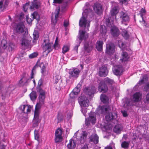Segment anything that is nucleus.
Here are the masks:
<instances>
[{"label":"nucleus","mask_w":149,"mask_h":149,"mask_svg":"<svg viewBox=\"0 0 149 149\" xmlns=\"http://www.w3.org/2000/svg\"><path fill=\"white\" fill-rule=\"evenodd\" d=\"M62 53L65 54V53L68 52L70 49L69 46L67 45H65L63 46L62 48Z\"/></svg>","instance_id":"46"},{"label":"nucleus","mask_w":149,"mask_h":149,"mask_svg":"<svg viewBox=\"0 0 149 149\" xmlns=\"http://www.w3.org/2000/svg\"><path fill=\"white\" fill-rule=\"evenodd\" d=\"M42 80L41 79H40L38 81V86L37 87V91H38L39 88H40V89H42L41 87V86L42 85Z\"/></svg>","instance_id":"54"},{"label":"nucleus","mask_w":149,"mask_h":149,"mask_svg":"<svg viewBox=\"0 0 149 149\" xmlns=\"http://www.w3.org/2000/svg\"><path fill=\"white\" fill-rule=\"evenodd\" d=\"M122 130L121 126L119 125H116L113 129L114 132L117 134L120 133Z\"/></svg>","instance_id":"39"},{"label":"nucleus","mask_w":149,"mask_h":149,"mask_svg":"<svg viewBox=\"0 0 149 149\" xmlns=\"http://www.w3.org/2000/svg\"><path fill=\"white\" fill-rule=\"evenodd\" d=\"M111 35L114 38H116L120 34L119 29L116 26H112L111 29Z\"/></svg>","instance_id":"19"},{"label":"nucleus","mask_w":149,"mask_h":149,"mask_svg":"<svg viewBox=\"0 0 149 149\" xmlns=\"http://www.w3.org/2000/svg\"><path fill=\"white\" fill-rule=\"evenodd\" d=\"M80 70L77 68H72L70 69L68 72L69 77L74 79H77L79 76Z\"/></svg>","instance_id":"3"},{"label":"nucleus","mask_w":149,"mask_h":149,"mask_svg":"<svg viewBox=\"0 0 149 149\" xmlns=\"http://www.w3.org/2000/svg\"><path fill=\"white\" fill-rule=\"evenodd\" d=\"M88 142L92 144H97L99 142L98 136L96 134H92L89 137Z\"/></svg>","instance_id":"12"},{"label":"nucleus","mask_w":149,"mask_h":149,"mask_svg":"<svg viewBox=\"0 0 149 149\" xmlns=\"http://www.w3.org/2000/svg\"><path fill=\"white\" fill-rule=\"evenodd\" d=\"M34 134L35 139L38 141H39V136L38 134V132L36 130H35L34 131Z\"/></svg>","instance_id":"53"},{"label":"nucleus","mask_w":149,"mask_h":149,"mask_svg":"<svg viewBox=\"0 0 149 149\" xmlns=\"http://www.w3.org/2000/svg\"><path fill=\"white\" fill-rule=\"evenodd\" d=\"M122 58L121 59L122 62H125L127 61L128 59L127 53L126 52H123L122 54Z\"/></svg>","instance_id":"42"},{"label":"nucleus","mask_w":149,"mask_h":149,"mask_svg":"<svg viewBox=\"0 0 149 149\" xmlns=\"http://www.w3.org/2000/svg\"><path fill=\"white\" fill-rule=\"evenodd\" d=\"M118 12L116 7H114L112 8L110 12V15L111 17H114L115 18H116V15Z\"/></svg>","instance_id":"37"},{"label":"nucleus","mask_w":149,"mask_h":149,"mask_svg":"<svg viewBox=\"0 0 149 149\" xmlns=\"http://www.w3.org/2000/svg\"><path fill=\"white\" fill-rule=\"evenodd\" d=\"M76 89H77V88L74 89L73 91L70 94L69 96L71 98H74L79 93V89L77 90V91H75Z\"/></svg>","instance_id":"34"},{"label":"nucleus","mask_w":149,"mask_h":149,"mask_svg":"<svg viewBox=\"0 0 149 149\" xmlns=\"http://www.w3.org/2000/svg\"><path fill=\"white\" fill-rule=\"evenodd\" d=\"M117 117V113L115 111L108 113L105 116V118L108 122H109L116 119Z\"/></svg>","instance_id":"13"},{"label":"nucleus","mask_w":149,"mask_h":149,"mask_svg":"<svg viewBox=\"0 0 149 149\" xmlns=\"http://www.w3.org/2000/svg\"><path fill=\"white\" fill-rule=\"evenodd\" d=\"M64 117V116L63 113L60 111H58L57 116L58 122L59 123L63 121V120Z\"/></svg>","instance_id":"36"},{"label":"nucleus","mask_w":149,"mask_h":149,"mask_svg":"<svg viewBox=\"0 0 149 149\" xmlns=\"http://www.w3.org/2000/svg\"><path fill=\"white\" fill-rule=\"evenodd\" d=\"M86 31H79L77 38L79 39L78 42L81 43L83 40H85L88 37V35L85 34Z\"/></svg>","instance_id":"16"},{"label":"nucleus","mask_w":149,"mask_h":149,"mask_svg":"<svg viewBox=\"0 0 149 149\" xmlns=\"http://www.w3.org/2000/svg\"><path fill=\"white\" fill-rule=\"evenodd\" d=\"M118 1L121 4H124L127 5L128 3V0H118Z\"/></svg>","instance_id":"57"},{"label":"nucleus","mask_w":149,"mask_h":149,"mask_svg":"<svg viewBox=\"0 0 149 149\" xmlns=\"http://www.w3.org/2000/svg\"><path fill=\"white\" fill-rule=\"evenodd\" d=\"M29 96L31 100L32 101H34L37 98V93L36 92L32 91L29 94Z\"/></svg>","instance_id":"40"},{"label":"nucleus","mask_w":149,"mask_h":149,"mask_svg":"<svg viewBox=\"0 0 149 149\" xmlns=\"http://www.w3.org/2000/svg\"><path fill=\"white\" fill-rule=\"evenodd\" d=\"M39 113L34 112L33 124L34 126H37L38 124L40 122V120L39 118Z\"/></svg>","instance_id":"23"},{"label":"nucleus","mask_w":149,"mask_h":149,"mask_svg":"<svg viewBox=\"0 0 149 149\" xmlns=\"http://www.w3.org/2000/svg\"><path fill=\"white\" fill-rule=\"evenodd\" d=\"M38 55V54L36 52H33V53L29 55V57L30 58H33L36 57Z\"/></svg>","instance_id":"58"},{"label":"nucleus","mask_w":149,"mask_h":149,"mask_svg":"<svg viewBox=\"0 0 149 149\" xmlns=\"http://www.w3.org/2000/svg\"><path fill=\"white\" fill-rule=\"evenodd\" d=\"M39 66L41 68V73L42 74H44V73L46 72V67L45 66L43 62L41 63Z\"/></svg>","instance_id":"43"},{"label":"nucleus","mask_w":149,"mask_h":149,"mask_svg":"<svg viewBox=\"0 0 149 149\" xmlns=\"http://www.w3.org/2000/svg\"><path fill=\"white\" fill-rule=\"evenodd\" d=\"M146 13V10L143 8H142L139 12V14L142 18H143V15H144Z\"/></svg>","instance_id":"55"},{"label":"nucleus","mask_w":149,"mask_h":149,"mask_svg":"<svg viewBox=\"0 0 149 149\" xmlns=\"http://www.w3.org/2000/svg\"><path fill=\"white\" fill-rule=\"evenodd\" d=\"M107 32V30L105 26H100V32L102 35H105Z\"/></svg>","instance_id":"51"},{"label":"nucleus","mask_w":149,"mask_h":149,"mask_svg":"<svg viewBox=\"0 0 149 149\" xmlns=\"http://www.w3.org/2000/svg\"><path fill=\"white\" fill-rule=\"evenodd\" d=\"M142 94L140 92H136L133 95L132 100L135 102H139L141 100Z\"/></svg>","instance_id":"20"},{"label":"nucleus","mask_w":149,"mask_h":149,"mask_svg":"<svg viewBox=\"0 0 149 149\" xmlns=\"http://www.w3.org/2000/svg\"><path fill=\"white\" fill-rule=\"evenodd\" d=\"M43 104H41L40 102L38 103L36 105L34 112H36V113H39V109L41 108L42 105Z\"/></svg>","instance_id":"44"},{"label":"nucleus","mask_w":149,"mask_h":149,"mask_svg":"<svg viewBox=\"0 0 149 149\" xmlns=\"http://www.w3.org/2000/svg\"><path fill=\"white\" fill-rule=\"evenodd\" d=\"M40 6V3L39 1H37V0H33L31 2L30 8L31 9H33L34 8L38 9Z\"/></svg>","instance_id":"24"},{"label":"nucleus","mask_w":149,"mask_h":149,"mask_svg":"<svg viewBox=\"0 0 149 149\" xmlns=\"http://www.w3.org/2000/svg\"><path fill=\"white\" fill-rule=\"evenodd\" d=\"M60 10V7L58 6H57L55 10L54 13L55 15V18H53L52 17L51 19V22L52 23L54 26L56 24L57 21V18L58 17L59 15V13Z\"/></svg>","instance_id":"18"},{"label":"nucleus","mask_w":149,"mask_h":149,"mask_svg":"<svg viewBox=\"0 0 149 149\" xmlns=\"http://www.w3.org/2000/svg\"><path fill=\"white\" fill-rule=\"evenodd\" d=\"M63 2V0H54V3H61V6Z\"/></svg>","instance_id":"64"},{"label":"nucleus","mask_w":149,"mask_h":149,"mask_svg":"<svg viewBox=\"0 0 149 149\" xmlns=\"http://www.w3.org/2000/svg\"><path fill=\"white\" fill-rule=\"evenodd\" d=\"M33 70H31V74L30 78L28 77V75L27 74H26V73L24 72L23 74V75L24 77H25L26 78V81H25L24 84L30 82L31 80L34 78V73H33Z\"/></svg>","instance_id":"25"},{"label":"nucleus","mask_w":149,"mask_h":149,"mask_svg":"<svg viewBox=\"0 0 149 149\" xmlns=\"http://www.w3.org/2000/svg\"><path fill=\"white\" fill-rule=\"evenodd\" d=\"M121 34L124 38L126 40H127L129 38L130 35L128 31L125 29L122 30Z\"/></svg>","instance_id":"35"},{"label":"nucleus","mask_w":149,"mask_h":149,"mask_svg":"<svg viewBox=\"0 0 149 149\" xmlns=\"http://www.w3.org/2000/svg\"><path fill=\"white\" fill-rule=\"evenodd\" d=\"M129 143L124 141L121 144V147L124 148H127L129 147Z\"/></svg>","instance_id":"49"},{"label":"nucleus","mask_w":149,"mask_h":149,"mask_svg":"<svg viewBox=\"0 0 149 149\" xmlns=\"http://www.w3.org/2000/svg\"><path fill=\"white\" fill-rule=\"evenodd\" d=\"M76 146V144L75 141L70 139L69 141V143L67 145V147L69 149H73Z\"/></svg>","instance_id":"30"},{"label":"nucleus","mask_w":149,"mask_h":149,"mask_svg":"<svg viewBox=\"0 0 149 149\" xmlns=\"http://www.w3.org/2000/svg\"><path fill=\"white\" fill-rule=\"evenodd\" d=\"M54 84H56L59 81L61 80V77L59 75H56L54 77Z\"/></svg>","instance_id":"50"},{"label":"nucleus","mask_w":149,"mask_h":149,"mask_svg":"<svg viewBox=\"0 0 149 149\" xmlns=\"http://www.w3.org/2000/svg\"><path fill=\"white\" fill-rule=\"evenodd\" d=\"M33 20V18L32 19H31V18L28 17L27 16H26V20L27 23L29 24H31L32 23V22Z\"/></svg>","instance_id":"60"},{"label":"nucleus","mask_w":149,"mask_h":149,"mask_svg":"<svg viewBox=\"0 0 149 149\" xmlns=\"http://www.w3.org/2000/svg\"><path fill=\"white\" fill-rule=\"evenodd\" d=\"M100 100L103 103L107 104L108 102L109 98L106 95L102 94L100 95Z\"/></svg>","instance_id":"33"},{"label":"nucleus","mask_w":149,"mask_h":149,"mask_svg":"<svg viewBox=\"0 0 149 149\" xmlns=\"http://www.w3.org/2000/svg\"><path fill=\"white\" fill-rule=\"evenodd\" d=\"M103 81L106 84L109 86V88L111 89V91H113L115 88V82L114 80L112 79L107 77L105 78Z\"/></svg>","instance_id":"8"},{"label":"nucleus","mask_w":149,"mask_h":149,"mask_svg":"<svg viewBox=\"0 0 149 149\" xmlns=\"http://www.w3.org/2000/svg\"><path fill=\"white\" fill-rule=\"evenodd\" d=\"M27 106V105H21L19 107V109L21 110L22 112L25 113V111H24V110L26 107Z\"/></svg>","instance_id":"59"},{"label":"nucleus","mask_w":149,"mask_h":149,"mask_svg":"<svg viewBox=\"0 0 149 149\" xmlns=\"http://www.w3.org/2000/svg\"><path fill=\"white\" fill-rule=\"evenodd\" d=\"M84 49L85 51L87 52H90L92 49L93 46V45H89L87 42H85L84 45Z\"/></svg>","instance_id":"31"},{"label":"nucleus","mask_w":149,"mask_h":149,"mask_svg":"<svg viewBox=\"0 0 149 149\" xmlns=\"http://www.w3.org/2000/svg\"><path fill=\"white\" fill-rule=\"evenodd\" d=\"M87 23L86 19L83 16L80 19L79 22V25L81 27L84 26L86 28Z\"/></svg>","instance_id":"26"},{"label":"nucleus","mask_w":149,"mask_h":149,"mask_svg":"<svg viewBox=\"0 0 149 149\" xmlns=\"http://www.w3.org/2000/svg\"><path fill=\"white\" fill-rule=\"evenodd\" d=\"M103 42L102 40H98L96 42V48L98 51H101L102 49Z\"/></svg>","instance_id":"32"},{"label":"nucleus","mask_w":149,"mask_h":149,"mask_svg":"<svg viewBox=\"0 0 149 149\" xmlns=\"http://www.w3.org/2000/svg\"><path fill=\"white\" fill-rule=\"evenodd\" d=\"M87 99H88L84 95H82L78 98V100L79 104H82V102H84Z\"/></svg>","instance_id":"45"},{"label":"nucleus","mask_w":149,"mask_h":149,"mask_svg":"<svg viewBox=\"0 0 149 149\" xmlns=\"http://www.w3.org/2000/svg\"><path fill=\"white\" fill-rule=\"evenodd\" d=\"M32 18L33 19H36L38 22L40 20L39 16L37 13L36 12H34L33 14H32Z\"/></svg>","instance_id":"47"},{"label":"nucleus","mask_w":149,"mask_h":149,"mask_svg":"<svg viewBox=\"0 0 149 149\" xmlns=\"http://www.w3.org/2000/svg\"><path fill=\"white\" fill-rule=\"evenodd\" d=\"M42 45L43 49L45 51H47L48 53L51 52L53 49V44L49 42L48 39L44 40Z\"/></svg>","instance_id":"6"},{"label":"nucleus","mask_w":149,"mask_h":149,"mask_svg":"<svg viewBox=\"0 0 149 149\" xmlns=\"http://www.w3.org/2000/svg\"><path fill=\"white\" fill-rule=\"evenodd\" d=\"M148 80V77L147 75H144L143 76L142 79L139 81V83L137 84L134 87V89L136 90L138 88L139 86L143 84L144 82L147 81Z\"/></svg>","instance_id":"22"},{"label":"nucleus","mask_w":149,"mask_h":149,"mask_svg":"<svg viewBox=\"0 0 149 149\" xmlns=\"http://www.w3.org/2000/svg\"><path fill=\"white\" fill-rule=\"evenodd\" d=\"M134 102H135L133 100H132L130 99H127L125 100L124 106L128 108L130 107L134 106Z\"/></svg>","instance_id":"27"},{"label":"nucleus","mask_w":149,"mask_h":149,"mask_svg":"<svg viewBox=\"0 0 149 149\" xmlns=\"http://www.w3.org/2000/svg\"><path fill=\"white\" fill-rule=\"evenodd\" d=\"M81 107H87L89 104V101L88 99L85 100L84 102H82V104H79Z\"/></svg>","instance_id":"48"},{"label":"nucleus","mask_w":149,"mask_h":149,"mask_svg":"<svg viewBox=\"0 0 149 149\" xmlns=\"http://www.w3.org/2000/svg\"><path fill=\"white\" fill-rule=\"evenodd\" d=\"M143 138H145V140L147 141L149 143V135L146 134L144 135L143 136Z\"/></svg>","instance_id":"62"},{"label":"nucleus","mask_w":149,"mask_h":149,"mask_svg":"<svg viewBox=\"0 0 149 149\" xmlns=\"http://www.w3.org/2000/svg\"><path fill=\"white\" fill-rule=\"evenodd\" d=\"M120 18L122 24L127 25V23L130 20L129 16L127 13L122 11L120 13Z\"/></svg>","instance_id":"5"},{"label":"nucleus","mask_w":149,"mask_h":149,"mask_svg":"<svg viewBox=\"0 0 149 149\" xmlns=\"http://www.w3.org/2000/svg\"><path fill=\"white\" fill-rule=\"evenodd\" d=\"M25 26L22 22H19L16 24L15 26V30L16 32L19 34L24 33V35L26 34L27 32L24 30Z\"/></svg>","instance_id":"4"},{"label":"nucleus","mask_w":149,"mask_h":149,"mask_svg":"<svg viewBox=\"0 0 149 149\" xmlns=\"http://www.w3.org/2000/svg\"><path fill=\"white\" fill-rule=\"evenodd\" d=\"M62 131L60 128H58L55 131V142L58 143L61 142L62 140L63 137L62 136Z\"/></svg>","instance_id":"10"},{"label":"nucleus","mask_w":149,"mask_h":149,"mask_svg":"<svg viewBox=\"0 0 149 149\" xmlns=\"http://www.w3.org/2000/svg\"><path fill=\"white\" fill-rule=\"evenodd\" d=\"M115 46L113 44L107 45L105 52L109 55H112L115 51Z\"/></svg>","instance_id":"15"},{"label":"nucleus","mask_w":149,"mask_h":149,"mask_svg":"<svg viewBox=\"0 0 149 149\" xmlns=\"http://www.w3.org/2000/svg\"><path fill=\"white\" fill-rule=\"evenodd\" d=\"M96 116L95 113L91 111L89 114V117L87 118H86L85 124L87 126L90 125V123L92 125L96 123Z\"/></svg>","instance_id":"2"},{"label":"nucleus","mask_w":149,"mask_h":149,"mask_svg":"<svg viewBox=\"0 0 149 149\" xmlns=\"http://www.w3.org/2000/svg\"><path fill=\"white\" fill-rule=\"evenodd\" d=\"M37 91L39 93L38 97L39 102L41 104H44L45 94V91L42 89L39 88L38 91Z\"/></svg>","instance_id":"14"},{"label":"nucleus","mask_w":149,"mask_h":149,"mask_svg":"<svg viewBox=\"0 0 149 149\" xmlns=\"http://www.w3.org/2000/svg\"><path fill=\"white\" fill-rule=\"evenodd\" d=\"M31 42L30 40H29L26 38H23L22 39L21 44L22 46L27 48L29 47Z\"/></svg>","instance_id":"28"},{"label":"nucleus","mask_w":149,"mask_h":149,"mask_svg":"<svg viewBox=\"0 0 149 149\" xmlns=\"http://www.w3.org/2000/svg\"><path fill=\"white\" fill-rule=\"evenodd\" d=\"M24 17V15L23 13H21L19 15V20L21 21L23 19Z\"/></svg>","instance_id":"63"},{"label":"nucleus","mask_w":149,"mask_h":149,"mask_svg":"<svg viewBox=\"0 0 149 149\" xmlns=\"http://www.w3.org/2000/svg\"><path fill=\"white\" fill-rule=\"evenodd\" d=\"M97 110L98 113L102 114L106 111L107 110V109L105 106H103L99 107L97 109Z\"/></svg>","instance_id":"38"},{"label":"nucleus","mask_w":149,"mask_h":149,"mask_svg":"<svg viewBox=\"0 0 149 149\" xmlns=\"http://www.w3.org/2000/svg\"><path fill=\"white\" fill-rule=\"evenodd\" d=\"M70 0H63V3H62L61 10L62 12H65L67 10L68 5V3Z\"/></svg>","instance_id":"29"},{"label":"nucleus","mask_w":149,"mask_h":149,"mask_svg":"<svg viewBox=\"0 0 149 149\" xmlns=\"http://www.w3.org/2000/svg\"><path fill=\"white\" fill-rule=\"evenodd\" d=\"M9 3L8 0H5L4 4L3 5V7L4 9H5L8 6Z\"/></svg>","instance_id":"61"},{"label":"nucleus","mask_w":149,"mask_h":149,"mask_svg":"<svg viewBox=\"0 0 149 149\" xmlns=\"http://www.w3.org/2000/svg\"><path fill=\"white\" fill-rule=\"evenodd\" d=\"M85 93L90 97H93L95 91L94 86L85 87L84 90Z\"/></svg>","instance_id":"9"},{"label":"nucleus","mask_w":149,"mask_h":149,"mask_svg":"<svg viewBox=\"0 0 149 149\" xmlns=\"http://www.w3.org/2000/svg\"><path fill=\"white\" fill-rule=\"evenodd\" d=\"M111 17L106 19V24L107 26L109 27H112V25L113 23L112 19L111 20Z\"/></svg>","instance_id":"41"},{"label":"nucleus","mask_w":149,"mask_h":149,"mask_svg":"<svg viewBox=\"0 0 149 149\" xmlns=\"http://www.w3.org/2000/svg\"><path fill=\"white\" fill-rule=\"evenodd\" d=\"M93 8L95 12L97 14H100L102 13V7L100 4H95Z\"/></svg>","instance_id":"21"},{"label":"nucleus","mask_w":149,"mask_h":149,"mask_svg":"<svg viewBox=\"0 0 149 149\" xmlns=\"http://www.w3.org/2000/svg\"><path fill=\"white\" fill-rule=\"evenodd\" d=\"M88 134V132L86 131H83L79 138L78 143L79 145V149H89L88 145L86 143L84 144L86 140L87 136Z\"/></svg>","instance_id":"1"},{"label":"nucleus","mask_w":149,"mask_h":149,"mask_svg":"<svg viewBox=\"0 0 149 149\" xmlns=\"http://www.w3.org/2000/svg\"><path fill=\"white\" fill-rule=\"evenodd\" d=\"M98 88L99 92L103 93H106L108 90L107 86L103 80L101 81L99 83Z\"/></svg>","instance_id":"11"},{"label":"nucleus","mask_w":149,"mask_h":149,"mask_svg":"<svg viewBox=\"0 0 149 149\" xmlns=\"http://www.w3.org/2000/svg\"><path fill=\"white\" fill-rule=\"evenodd\" d=\"M113 74L117 76H120L122 74L123 69L122 66L118 65L115 66L113 70Z\"/></svg>","instance_id":"17"},{"label":"nucleus","mask_w":149,"mask_h":149,"mask_svg":"<svg viewBox=\"0 0 149 149\" xmlns=\"http://www.w3.org/2000/svg\"><path fill=\"white\" fill-rule=\"evenodd\" d=\"M143 91L146 92L149 91V81L146 83L144 86Z\"/></svg>","instance_id":"52"},{"label":"nucleus","mask_w":149,"mask_h":149,"mask_svg":"<svg viewBox=\"0 0 149 149\" xmlns=\"http://www.w3.org/2000/svg\"><path fill=\"white\" fill-rule=\"evenodd\" d=\"M108 73L107 66L103 65L100 67L98 71V75L100 77H105L107 76Z\"/></svg>","instance_id":"7"},{"label":"nucleus","mask_w":149,"mask_h":149,"mask_svg":"<svg viewBox=\"0 0 149 149\" xmlns=\"http://www.w3.org/2000/svg\"><path fill=\"white\" fill-rule=\"evenodd\" d=\"M33 42H35V41L37 40L38 38V36L37 33L36 32H34L33 34Z\"/></svg>","instance_id":"56"}]
</instances>
